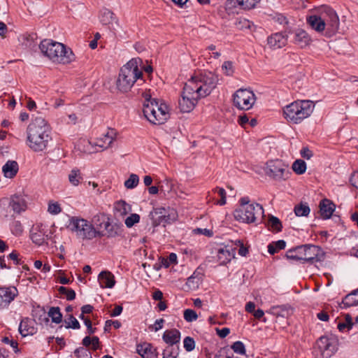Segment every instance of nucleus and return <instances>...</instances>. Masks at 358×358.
I'll use <instances>...</instances> for the list:
<instances>
[{"mask_svg":"<svg viewBox=\"0 0 358 358\" xmlns=\"http://www.w3.org/2000/svg\"><path fill=\"white\" fill-rule=\"evenodd\" d=\"M319 15L307 17V23L317 32L325 31V36L331 37L339 28V18L336 12L330 6L323 5L318 9Z\"/></svg>","mask_w":358,"mask_h":358,"instance_id":"f257e3e1","label":"nucleus"},{"mask_svg":"<svg viewBox=\"0 0 358 358\" xmlns=\"http://www.w3.org/2000/svg\"><path fill=\"white\" fill-rule=\"evenodd\" d=\"M27 133L29 146L34 152L45 150L48 143L52 140L50 127L42 117H36L31 121L27 127Z\"/></svg>","mask_w":358,"mask_h":358,"instance_id":"f03ea898","label":"nucleus"},{"mask_svg":"<svg viewBox=\"0 0 358 358\" xmlns=\"http://www.w3.org/2000/svg\"><path fill=\"white\" fill-rule=\"evenodd\" d=\"M142 64V59L133 58L120 69L116 82L117 88L120 92H127L136 82H145L143 72L139 69V66Z\"/></svg>","mask_w":358,"mask_h":358,"instance_id":"7ed1b4c3","label":"nucleus"},{"mask_svg":"<svg viewBox=\"0 0 358 358\" xmlns=\"http://www.w3.org/2000/svg\"><path fill=\"white\" fill-rule=\"evenodd\" d=\"M325 255V252L320 246L306 244L288 250L286 252L285 257L289 260L314 264L324 261Z\"/></svg>","mask_w":358,"mask_h":358,"instance_id":"20e7f679","label":"nucleus"},{"mask_svg":"<svg viewBox=\"0 0 358 358\" xmlns=\"http://www.w3.org/2000/svg\"><path fill=\"white\" fill-rule=\"evenodd\" d=\"M43 55L53 62L69 64L74 60V54L64 44L51 39H44L39 45Z\"/></svg>","mask_w":358,"mask_h":358,"instance_id":"39448f33","label":"nucleus"},{"mask_svg":"<svg viewBox=\"0 0 358 358\" xmlns=\"http://www.w3.org/2000/svg\"><path fill=\"white\" fill-rule=\"evenodd\" d=\"M218 80L217 75L211 71H205L192 77L187 84L194 89L196 97L203 98L208 96L216 87Z\"/></svg>","mask_w":358,"mask_h":358,"instance_id":"423d86ee","label":"nucleus"},{"mask_svg":"<svg viewBox=\"0 0 358 358\" xmlns=\"http://www.w3.org/2000/svg\"><path fill=\"white\" fill-rule=\"evenodd\" d=\"M67 228L75 233L77 238L83 240H92L96 236H103V231L96 230L92 224L79 217H70Z\"/></svg>","mask_w":358,"mask_h":358,"instance_id":"0eeeda50","label":"nucleus"},{"mask_svg":"<svg viewBox=\"0 0 358 358\" xmlns=\"http://www.w3.org/2000/svg\"><path fill=\"white\" fill-rule=\"evenodd\" d=\"M314 103L311 101H294L287 106L284 110L285 117L294 124L299 123L313 113Z\"/></svg>","mask_w":358,"mask_h":358,"instance_id":"6e6552de","label":"nucleus"},{"mask_svg":"<svg viewBox=\"0 0 358 358\" xmlns=\"http://www.w3.org/2000/svg\"><path fill=\"white\" fill-rule=\"evenodd\" d=\"M264 208L259 203H251L238 207L234 212V218L243 223L255 222L258 216L264 217Z\"/></svg>","mask_w":358,"mask_h":358,"instance_id":"1a4fd4ad","label":"nucleus"},{"mask_svg":"<svg viewBox=\"0 0 358 358\" xmlns=\"http://www.w3.org/2000/svg\"><path fill=\"white\" fill-rule=\"evenodd\" d=\"M265 173L275 180H285L291 175L288 166L279 159L268 161L266 163Z\"/></svg>","mask_w":358,"mask_h":358,"instance_id":"9d476101","label":"nucleus"},{"mask_svg":"<svg viewBox=\"0 0 358 358\" xmlns=\"http://www.w3.org/2000/svg\"><path fill=\"white\" fill-rule=\"evenodd\" d=\"M181 96L178 104L182 113L191 112L196 106L198 100L201 99V97H196L195 91L187 83L185 84Z\"/></svg>","mask_w":358,"mask_h":358,"instance_id":"9b49d317","label":"nucleus"},{"mask_svg":"<svg viewBox=\"0 0 358 358\" xmlns=\"http://www.w3.org/2000/svg\"><path fill=\"white\" fill-rule=\"evenodd\" d=\"M234 105L240 110H248L255 103V94L246 89H239L234 94Z\"/></svg>","mask_w":358,"mask_h":358,"instance_id":"f8f14e48","label":"nucleus"},{"mask_svg":"<svg viewBox=\"0 0 358 358\" xmlns=\"http://www.w3.org/2000/svg\"><path fill=\"white\" fill-rule=\"evenodd\" d=\"M142 96L145 99L143 109V114L147 120L152 124L151 117L153 115H157L158 101L152 99L150 94L147 92H143Z\"/></svg>","mask_w":358,"mask_h":358,"instance_id":"ddd939ff","label":"nucleus"},{"mask_svg":"<svg viewBox=\"0 0 358 358\" xmlns=\"http://www.w3.org/2000/svg\"><path fill=\"white\" fill-rule=\"evenodd\" d=\"M17 294V289L15 287H0V308H7Z\"/></svg>","mask_w":358,"mask_h":358,"instance_id":"4468645a","label":"nucleus"},{"mask_svg":"<svg viewBox=\"0 0 358 358\" xmlns=\"http://www.w3.org/2000/svg\"><path fill=\"white\" fill-rule=\"evenodd\" d=\"M8 208H10L14 213L20 214L27 209V201L23 196L15 194L12 196L10 201H8Z\"/></svg>","mask_w":358,"mask_h":358,"instance_id":"2eb2a0df","label":"nucleus"},{"mask_svg":"<svg viewBox=\"0 0 358 358\" xmlns=\"http://www.w3.org/2000/svg\"><path fill=\"white\" fill-rule=\"evenodd\" d=\"M117 136V131L115 129L109 128L103 138L96 139L94 145L103 149L108 148L111 146L112 143L116 139Z\"/></svg>","mask_w":358,"mask_h":358,"instance_id":"dca6fc26","label":"nucleus"},{"mask_svg":"<svg viewBox=\"0 0 358 358\" xmlns=\"http://www.w3.org/2000/svg\"><path fill=\"white\" fill-rule=\"evenodd\" d=\"M235 250L228 245L220 247L217 250V261L220 265H225L235 256Z\"/></svg>","mask_w":358,"mask_h":358,"instance_id":"f3484780","label":"nucleus"},{"mask_svg":"<svg viewBox=\"0 0 358 358\" xmlns=\"http://www.w3.org/2000/svg\"><path fill=\"white\" fill-rule=\"evenodd\" d=\"M287 35L282 32L275 33L267 38L268 45L273 49L281 48L286 45Z\"/></svg>","mask_w":358,"mask_h":358,"instance_id":"a211bd4d","label":"nucleus"},{"mask_svg":"<svg viewBox=\"0 0 358 358\" xmlns=\"http://www.w3.org/2000/svg\"><path fill=\"white\" fill-rule=\"evenodd\" d=\"M137 352L142 357V358H157L158 352L155 347L151 343H144L141 345H137Z\"/></svg>","mask_w":358,"mask_h":358,"instance_id":"6ab92c4d","label":"nucleus"},{"mask_svg":"<svg viewBox=\"0 0 358 358\" xmlns=\"http://www.w3.org/2000/svg\"><path fill=\"white\" fill-rule=\"evenodd\" d=\"M42 312L43 316V320H44L45 323L49 322V317H50L52 322L55 324H60L62 322V314L59 307H50L48 312V316H46L44 309H42ZM39 320H42V315L40 316Z\"/></svg>","mask_w":358,"mask_h":358,"instance_id":"aec40b11","label":"nucleus"},{"mask_svg":"<svg viewBox=\"0 0 358 358\" xmlns=\"http://www.w3.org/2000/svg\"><path fill=\"white\" fill-rule=\"evenodd\" d=\"M320 215L323 219H329L335 210V205L329 199H322L319 205Z\"/></svg>","mask_w":358,"mask_h":358,"instance_id":"412c9836","label":"nucleus"},{"mask_svg":"<svg viewBox=\"0 0 358 358\" xmlns=\"http://www.w3.org/2000/svg\"><path fill=\"white\" fill-rule=\"evenodd\" d=\"M98 280L102 288H112L115 284L113 274L108 271H101L99 274Z\"/></svg>","mask_w":358,"mask_h":358,"instance_id":"4be33fe9","label":"nucleus"},{"mask_svg":"<svg viewBox=\"0 0 358 358\" xmlns=\"http://www.w3.org/2000/svg\"><path fill=\"white\" fill-rule=\"evenodd\" d=\"M162 339L169 346L174 345L180 343V332L176 329L166 330L163 334Z\"/></svg>","mask_w":358,"mask_h":358,"instance_id":"5701e85b","label":"nucleus"},{"mask_svg":"<svg viewBox=\"0 0 358 358\" xmlns=\"http://www.w3.org/2000/svg\"><path fill=\"white\" fill-rule=\"evenodd\" d=\"M167 108L168 107L165 103H161L159 104L158 103L157 115H153L151 117V120H152V124H162L169 118Z\"/></svg>","mask_w":358,"mask_h":358,"instance_id":"b1692460","label":"nucleus"},{"mask_svg":"<svg viewBox=\"0 0 358 358\" xmlns=\"http://www.w3.org/2000/svg\"><path fill=\"white\" fill-rule=\"evenodd\" d=\"M311 38L308 33L303 29H297L295 31L294 43L303 48L309 45Z\"/></svg>","mask_w":358,"mask_h":358,"instance_id":"393cba45","label":"nucleus"},{"mask_svg":"<svg viewBox=\"0 0 358 358\" xmlns=\"http://www.w3.org/2000/svg\"><path fill=\"white\" fill-rule=\"evenodd\" d=\"M104 230L106 232L103 231V236H106L108 238L119 236L122 232V225L117 223L112 224L110 220L105 224Z\"/></svg>","mask_w":358,"mask_h":358,"instance_id":"a878e982","label":"nucleus"},{"mask_svg":"<svg viewBox=\"0 0 358 358\" xmlns=\"http://www.w3.org/2000/svg\"><path fill=\"white\" fill-rule=\"evenodd\" d=\"M19 170V166L16 161L8 160L2 167L5 177L13 178L16 176Z\"/></svg>","mask_w":358,"mask_h":358,"instance_id":"bb28decb","label":"nucleus"},{"mask_svg":"<svg viewBox=\"0 0 358 358\" xmlns=\"http://www.w3.org/2000/svg\"><path fill=\"white\" fill-rule=\"evenodd\" d=\"M343 306L341 305V308H348L352 306L358 305V291L353 290L350 294H347L342 300Z\"/></svg>","mask_w":358,"mask_h":358,"instance_id":"cd10ccee","label":"nucleus"},{"mask_svg":"<svg viewBox=\"0 0 358 358\" xmlns=\"http://www.w3.org/2000/svg\"><path fill=\"white\" fill-rule=\"evenodd\" d=\"M30 322L31 321L28 318H24L22 320L19 325V332L23 337L34 334V328L30 325Z\"/></svg>","mask_w":358,"mask_h":358,"instance_id":"c85d7f7f","label":"nucleus"},{"mask_svg":"<svg viewBox=\"0 0 358 358\" xmlns=\"http://www.w3.org/2000/svg\"><path fill=\"white\" fill-rule=\"evenodd\" d=\"M108 220H110V218L106 214L100 213L94 216L92 222L97 228L96 230L101 231V229H104Z\"/></svg>","mask_w":358,"mask_h":358,"instance_id":"c756f323","label":"nucleus"},{"mask_svg":"<svg viewBox=\"0 0 358 358\" xmlns=\"http://www.w3.org/2000/svg\"><path fill=\"white\" fill-rule=\"evenodd\" d=\"M268 223L271 230L275 232H280L282 229V222L277 217L272 215H268Z\"/></svg>","mask_w":358,"mask_h":358,"instance_id":"7c9ffc66","label":"nucleus"},{"mask_svg":"<svg viewBox=\"0 0 358 358\" xmlns=\"http://www.w3.org/2000/svg\"><path fill=\"white\" fill-rule=\"evenodd\" d=\"M286 247V242L284 240H279L272 242L268 245V252L271 255H274L280 250L285 249Z\"/></svg>","mask_w":358,"mask_h":358,"instance_id":"2f4dec72","label":"nucleus"},{"mask_svg":"<svg viewBox=\"0 0 358 358\" xmlns=\"http://www.w3.org/2000/svg\"><path fill=\"white\" fill-rule=\"evenodd\" d=\"M115 209L120 215L124 216L131 210V207L124 201L121 200L115 203Z\"/></svg>","mask_w":358,"mask_h":358,"instance_id":"473e14b6","label":"nucleus"},{"mask_svg":"<svg viewBox=\"0 0 358 358\" xmlns=\"http://www.w3.org/2000/svg\"><path fill=\"white\" fill-rule=\"evenodd\" d=\"M115 20V18L112 11L106 8L101 10L100 20L103 24H109Z\"/></svg>","mask_w":358,"mask_h":358,"instance_id":"72a5a7b5","label":"nucleus"},{"mask_svg":"<svg viewBox=\"0 0 358 358\" xmlns=\"http://www.w3.org/2000/svg\"><path fill=\"white\" fill-rule=\"evenodd\" d=\"M82 180L80 171L78 169H73L69 175V180L71 184L77 186Z\"/></svg>","mask_w":358,"mask_h":358,"instance_id":"f704fd0d","label":"nucleus"},{"mask_svg":"<svg viewBox=\"0 0 358 358\" xmlns=\"http://www.w3.org/2000/svg\"><path fill=\"white\" fill-rule=\"evenodd\" d=\"M344 317V322H340L338 324V329L340 331H344L345 329H347V331H350L354 326V322H352V316L349 313L345 314Z\"/></svg>","mask_w":358,"mask_h":358,"instance_id":"c9c22d12","label":"nucleus"},{"mask_svg":"<svg viewBox=\"0 0 358 358\" xmlns=\"http://www.w3.org/2000/svg\"><path fill=\"white\" fill-rule=\"evenodd\" d=\"M292 169L296 174L301 175L306 171V164L302 159H296L292 164Z\"/></svg>","mask_w":358,"mask_h":358,"instance_id":"e433bc0d","label":"nucleus"},{"mask_svg":"<svg viewBox=\"0 0 358 358\" xmlns=\"http://www.w3.org/2000/svg\"><path fill=\"white\" fill-rule=\"evenodd\" d=\"M310 211V208L307 203H301L294 207L295 215L298 217L308 216Z\"/></svg>","mask_w":358,"mask_h":358,"instance_id":"4c0bfd02","label":"nucleus"},{"mask_svg":"<svg viewBox=\"0 0 358 358\" xmlns=\"http://www.w3.org/2000/svg\"><path fill=\"white\" fill-rule=\"evenodd\" d=\"M31 239L35 244L41 245L45 243V234L41 231L31 232Z\"/></svg>","mask_w":358,"mask_h":358,"instance_id":"58836bf2","label":"nucleus"},{"mask_svg":"<svg viewBox=\"0 0 358 358\" xmlns=\"http://www.w3.org/2000/svg\"><path fill=\"white\" fill-rule=\"evenodd\" d=\"M58 292L61 295L65 296L68 301H72L76 298V292L71 288L61 286L58 288Z\"/></svg>","mask_w":358,"mask_h":358,"instance_id":"ea45409f","label":"nucleus"},{"mask_svg":"<svg viewBox=\"0 0 358 358\" xmlns=\"http://www.w3.org/2000/svg\"><path fill=\"white\" fill-rule=\"evenodd\" d=\"M139 182V177L135 174H130L129 178L124 181V186L127 189L135 188Z\"/></svg>","mask_w":358,"mask_h":358,"instance_id":"a19ab883","label":"nucleus"},{"mask_svg":"<svg viewBox=\"0 0 358 358\" xmlns=\"http://www.w3.org/2000/svg\"><path fill=\"white\" fill-rule=\"evenodd\" d=\"M236 27L239 30L250 29L253 23L245 18H239L236 22Z\"/></svg>","mask_w":358,"mask_h":358,"instance_id":"79ce46f5","label":"nucleus"},{"mask_svg":"<svg viewBox=\"0 0 358 358\" xmlns=\"http://www.w3.org/2000/svg\"><path fill=\"white\" fill-rule=\"evenodd\" d=\"M66 329H78L80 327V323L73 315H69L68 318L64 320Z\"/></svg>","mask_w":358,"mask_h":358,"instance_id":"37998d69","label":"nucleus"},{"mask_svg":"<svg viewBox=\"0 0 358 358\" xmlns=\"http://www.w3.org/2000/svg\"><path fill=\"white\" fill-rule=\"evenodd\" d=\"M317 343L321 351L329 350L330 349L331 343L327 336H321Z\"/></svg>","mask_w":358,"mask_h":358,"instance_id":"c03bdc74","label":"nucleus"},{"mask_svg":"<svg viewBox=\"0 0 358 358\" xmlns=\"http://www.w3.org/2000/svg\"><path fill=\"white\" fill-rule=\"evenodd\" d=\"M77 358H92L91 352L88 349L84 347L77 348L74 352Z\"/></svg>","mask_w":358,"mask_h":358,"instance_id":"a18cd8bd","label":"nucleus"},{"mask_svg":"<svg viewBox=\"0 0 358 358\" xmlns=\"http://www.w3.org/2000/svg\"><path fill=\"white\" fill-rule=\"evenodd\" d=\"M231 349L234 352L240 355H245L246 350L245 345L241 341H236L231 345Z\"/></svg>","mask_w":358,"mask_h":358,"instance_id":"49530a36","label":"nucleus"},{"mask_svg":"<svg viewBox=\"0 0 358 358\" xmlns=\"http://www.w3.org/2000/svg\"><path fill=\"white\" fill-rule=\"evenodd\" d=\"M140 216L136 213L131 214L129 217H127L125 220V224L127 227L130 228L133 227L135 224L139 222Z\"/></svg>","mask_w":358,"mask_h":358,"instance_id":"de8ad7c7","label":"nucleus"},{"mask_svg":"<svg viewBox=\"0 0 358 358\" xmlns=\"http://www.w3.org/2000/svg\"><path fill=\"white\" fill-rule=\"evenodd\" d=\"M164 352H165V355H166L168 357H178L179 353H180V348L179 346H174L171 345L168 346L164 350Z\"/></svg>","mask_w":358,"mask_h":358,"instance_id":"09e8293b","label":"nucleus"},{"mask_svg":"<svg viewBox=\"0 0 358 358\" xmlns=\"http://www.w3.org/2000/svg\"><path fill=\"white\" fill-rule=\"evenodd\" d=\"M183 316L184 319L188 322L195 321L198 318L196 313L192 309L185 310Z\"/></svg>","mask_w":358,"mask_h":358,"instance_id":"8fccbe9b","label":"nucleus"},{"mask_svg":"<svg viewBox=\"0 0 358 358\" xmlns=\"http://www.w3.org/2000/svg\"><path fill=\"white\" fill-rule=\"evenodd\" d=\"M184 348L187 352H191L195 348V341L193 338L187 336L183 341Z\"/></svg>","mask_w":358,"mask_h":358,"instance_id":"3c124183","label":"nucleus"},{"mask_svg":"<svg viewBox=\"0 0 358 358\" xmlns=\"http://www.w3.org/2000/svg\"><path fill=\"white\" fill-rule=\"evenodd\" d=\"M48 211L52 215H57L62 211V208L58 203L50 201L48 203Z\"/></svg>","mask_w":358,"mask_h":358,"instance_id":"603ef678","label":"nucleus"},{"mask_svg":"<svg viewBox=\"0 0 358 358\" xmlns=\"http://www.w3.org/2000/svg\"><path fill=\"white\" fill-rule=\"evenodd\" d=\"M260 0H241V8L247 10L251 9L255 6V5Z\"/></svg>","mask_w":358,"mask_h":358,"instance_id":"864d4df0","label":"nucleus"},{"mask_svg":"<svg viewBox=\"0 0 358 358\" xmlns=\"http://www.w3.org/2000/svg\"><path fill=\"white\" fill-rule=\"evenodd\" d=\"M12 232L15 236H20L23 231V227L20 221H15L12 224Z\"/></svg>","mask_w":358,"mask_h":358,"instance_id":"5fc2aeb1","label":"nucleus"},{"mask_svg":"<svg viewBox=\"0 0 358 358\" xmlns=\"http://www.w3.org/2000/svg\"><path fill=\"white\" fill-rule=\"evenodd\" d=\"M215 192H217L219 196H220V200L217 201V204L220 206H223L226 203V192L224 189L222 187H216L215 189Z\"/></svg>","mask_w":358,"mask_h":358,"instance_id":"6e6d98bb","label":"nucleus"},{"mask_svg":"<svg viewBox=\"0 0 358 358\" xmlns=\"http://www.w3.org/2000/svg\"><path fill=\"white\" fill-rule=\"evenodd\" d=\"M8 208V200L7 199H1L0 200V216L8 217V210L6 209Z\"/></svg>","mask_w":358,"mask_h":358,"instance_id":"4d7b16f0","label":"nucleus"},{"mask_svg":"<svg viewBox=\"0 0 358 358\" xmlns=\"http://www.w3.org/2000/svg\"><path fill=\"white\" fill-rule=\"evenodd\" d=\"M196 278L191 275L187 279L186 285L190 289H196L199 287V280L195 281Z\"/></svg>","mask_w":358,"mask_h":358,"instance_id":"13d9d810","label":"nucleus"},{"mask_svg":"<svg viewBox=\"0 0 358 358\" xmlns=\"http://www.w3.org/2000/svg\"><path fill=\"white\" fill-rule=\"evenodd\" d=\"M170 220V215H161L158 217L157 220H155L153 222V225L155 227L159 225L160 224L163 223L164 224L166 223H169Z\"/></svg>","mask_w":358,"mask_h":358,"instance_id":"bf43d9fd","label":"nucleus"},{"mask_svg":"<svg viewBox=\"0 0 358 358\" xmlns=\"http://www.w3.org/2000/svg\"><path fill=\"white\" fill-rule=\"evenodd\" d=\"M2 342L4 343H6V344H9L15 350V352H18V343L17 341H14V340H10L9 339L8 337H3L2 339H1Z\"/></svg>","mask_w":358,"mask_h":358,"instance_id":"052dcab7","label":"nucleus"},{"mask_svg":"<svg viewBox=\"0 0 358 358\" xmlns=\"http://www.w3.org/2000/svg\"><path fill=\"white\" fill-rule=\"evenodd\" d=\"M94 308L91 305H84L82 308H81V314L79 315V318L80 319H84V317L85 316V314H90L92 312Z\"/></svg>","mask_w":358,"mask_h":358,"instance_id":"680f3d73","label":"nucleus"},{"mask_svg":"<svg viewBox=\"0 0 358 358\" xmlns=\"http://www.w3.org/2000/svg\"><path fill=\"white\" fill-rule=\"evenodd\" d=\"M19 254L15 251H13L8 257L13 260L15 265H20L22 264L23 262L21 260V259L18 258Z\"/></svg>","mask_w":358,"mask_h":358,"instance_id":"e2e57ef3","label":"nucleus"},{"mask_svg":"<svg viewBox=\"0 0 358 358\" xmlns=\"http://www.w3.org/2000/svg\"><path fill=\"white\" fill-rule=\"evenodd\" d=\"M81 320L84 321V323L87 327V332L89 334H92L96 331V329L92 327V322L88 317H84V319Z\"/></svg>","mask_w":358,"mask_h":358,"instance_id":"0e129e2a","label":"nucleus"},{"mask_svg":"<svg viewBox=\"0 0 358 358\" xmlns=\"http://www.w3.org/2000/svg\"><path fill=\"white\" fill-rule=\"evenodd\" d=\"M300 154L303 158L306 159H310L313 157V152L309 150L308 147H303L301 151Z\"/></svg>","mask_w":358,"mask_h":358,"instance_id":"69168bd1","label":"nucleus"},{"mask_svg":"<svg viewBox=\"0 0 358 358\" xmlns=\"http://www.w3.org/2000/svg\"><path fill=\"white\" fill-rule=\"evenodd\" d=\"M226 6L228 9H232L234 8H241V0H227Z\"/></svg>","mask_w":358,"mask_h":358,"instance_id":"338daca9","label":"nucleus"},{"mask_svg":"<svg viewBox=\"0 0 358 358\" xmlns=\"http://www.w3.org/2000/svg\"><path fill=\"white\" fill-rule=\"evenodd\" d=\"M351 185L358 189V171H355L350 178Z\"/></svg>","mask_w":358,"mask_h":358,"instance_id":"774afa93","label":"nucleus"}]
</instances>
